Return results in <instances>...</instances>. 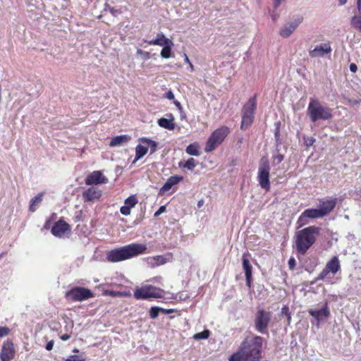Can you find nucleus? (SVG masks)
Wrapping results in <instances>:
<instances>
[{"label": "nucleus", "mask_w": 361, "mask_h": 361, "mask_svg": "<svg viewBox=\"0 0 361 361\" xmlns=\"http://www.w3.org/2000/svg\"><path fill=\"white\" fill-rule=\"evenodd\" d=\"M263 338L257 335L246 336L240 343L237 351L228 361H260L262 358Z\"/></svg>", "instance_id": "obj_1"}, {"label": "nucleus", "mask_w": 361, "mask_h": 361, "mask_svg": "<svg viewBox=\"0 0 361 361\" xmlns=\"http://www.w3.org/2000/svg\"><path fill=\"white\" fill-rule=\"evenodd\" d=\"M146 250L147 245L145 244L131 243L108 251L106 258L108 262L116 263L144 254Z\"/></svg>", "instance_id": "obj_2"}, {"label": "nucleus", "mask_w": 361, "mask_h": 361, "mask_svg": "<svg viewBox=\"0 0 361 361\" xmlns=\"http://www.w3.org/2000/svg\"><path fill=\"white\" fill-rule=\"evenodd\" d=\"M321 228L315 226L306 227L295 233V249L298 254L305 255L314 244Z\"/></svg>", "instance_id": "obj_3"}, {"label": "nucleus", "mask_w": 361, "mask_h": 361, "mask_svg": "<svg viewBox=\"0 0 361 361\" xmlns=\"http://www.w3.org/2000/svg\"><path fill=\"white\" fill-rule=\"evenodd\" d=\"M307 114L312 122L319 120H330L333 117L332 109L324 106L315 98H310L307 109Z\"/></svg>", "instance_id": "obj_4"}, {"label": "nucleus", "mask_w": 361, "mask_h": 361, "mask_svg": "<svg viewBox=\"0 0 361 361\" xmlns=\"http://www.w3.org/2000/svg\"><path fill=\"white\" fill-rule=\"evenodd\" d=\"M257 109V94L250 97L242 108V121L240 128L245 130L253 123Z\"/></svg>", "instance_id": "obj_5"}, {"label": "nucleus", "mask_w": 361, "mask_h": 361, "mask_svg": "<svg viewBox=\"0 0 361 361\" xmlns=\"http://www.w3.org/2000/svg\"><path fill=\"white\" fill-rule=\"evenodd\" d=\"M230 133L228 127L223 126L212 132L205 144L204 151L211 152L219 146Z\"/></svg>", "instance_id": "obj_6"}, {"label": "nucleus", "mask_w": 361, "mask_h": 361, "mask_svg": "<svg viewBox=\"0 0 361 361\" xmlns=\"http://www.w3.org/2000/svg\"><path fill=\"white\" fill-rule=\"evenodd\" d=\"M270 166L268 158L267 157H262L259 161L258 172H257V180L259 186L264 189L266 191H269L271 188L270 184Z\"/></svg>", "instance_id": "obj_7"}, {"label": "nucleus", "mask_w": 361, "mask_h": 361, "mask_svg": "<svg viewBox=\"0 0 361 361\" xmlns=\"http://www.w3.org/2000/svg\"><path fill=\"white\" fill-rule=\"evenodd\" d=\"M164 290L152 285H145L137 288L134 291V297L137 300H148L150 298H161Z\"/></svg>", "instance_id": "obj_8"}, {"label": "nucleus", "mask_w": 361, "mask_h": 361, "mask_svg": "<svg viewBox=\"0 0 361 361\" xmlns=\"http://www.w3.org/2000/svg\"><path fill=\"white\" fill-rule=\"evenodd\" d=\"M271 313L263 308H259L255 314V328L259 333H267L271 321Z\"/></svg>", "instance_id": "obj_9"}, {"label": "nucleus", "mask_w": 361, "mask_h": 361, "mask_svg": "<svg viewBox=\"0 0 361 361\" xmlns=\"http://www.w3.org/2000/svg\"><path fill=\"white\" fill-rule=\"evenodd\" d=\"M94 297V293L88 288L76 286L66 293V298L72 301H83Z\"/></svg>", "instance_id": "obj_10"}, {"label": "nucleus", "mask_w": 361, "mask_h": 361, "mask_svg": "<svg viewBox=\"0 0 361 361\" xmlns=\"http://www.w3.org/2000/svg\"><path fill=\"white\" fill-rule=\"evenodd\" d=\"M341 269L340 262L337 256H334L319 274L316 281L324 280L329 274H336Z\"/></svg>", "instance_id": "obj_11"}, {"label": "nucleus", "mask_w": 361, "mask_h": 361, "mask_svg": "<svg viewBox=\"0 0 361 361\" xmlns=\"http://www.w3.org/2000/svg\"><path fill=\"white\" fill-rule=\"evenodd\" d=\"M16 349L13 341L10 338L5 340L0 349L1 361H11L15 358Z\"/></svg>", "instance_id": "obj_12"}, {"label": "nucleus", "mask_w": 361, "mask_h": 361, "mask_svg": "<svg viewBox=\"0 0 361 361\" xmlns=\"http://www.w3.org/2000/svg\"><path fill=\"white\" fill-rule=\"evenodd\" d=\"M324 217L320 208L307 209L299 216L297 224L302 227L308 224L307 219H319Z\"/></svg>", "instance_id": "obj_13"}, {"label": "nucleus", "mask_w": 361, "mask_h": 361, "mask_svg": "<svg viewBox=\"0 0 361 361\" xmlns=\"http://www.w3.org/2000/svg\"><path fill=\"white\" fill-rule=\"evenodd\" d=\"M332 49L330 42H326L317 45L314 49L309 51V54L311 58L324 57L325 55L331 52Z\"/></svg>", "instance_id": "obj_14"}, {"label": "nucleus", "mask_w": 361, "mask_h": 361, "mask_svg": "<svg viewBox=\"0 0 361 361\" xmlns=\"http://www.w3.org/2000/svg\"><path fill=\"white\" fill-rule=\"evenodd\" d=\"M71 230V226L63 219H60L52 226L51 232L54 236L61 238L66 233L70 232Z\"/></svg>", "instance_id": "obj_15"}, {"label": "nucleus", "mask_w": 361, "mask_h": 361, "mask_svg": "<svg viewBox=\"0 0 361 361\" xmlns=\"http://www.w3.org/2000/svg\"><path fill=\"white\" fill-rule=\"evenodd\" d=\"M85 182L87 185L105 184L108 182V178L100 171H94L86 177Z\"/></svg>", "instance_id": "obj_16"}, {"label": "nucleus", "mask_w": 361, "mask_h": 361, "mask_svg": "<svg viewBox=\"0 0 361 361\" xmlns=\"http://www.w3.org/2000/svg\"><path fill=\"white\" fill-rule=\"evenodd\" d=\"M303 18L302 16L298 17L293 22L285 25L279 32L281 37L284 38L288 37L296 27L302 22Z\"/></svg>", "instance_id": "obj_17"}, {"label": "nucleus", "mask_w": 361, "mask_h": 361, "mask_svg": "<svg viewBox=\"0 0 361 361\" xmlns=\"http://www.w3.org/2000/svg\"><path fill=\"white\" fill-rule=\"evenodd\" d=\"M337 204V199L333 198L330 200H320L319 207L324 216L331 213Z\"/></svg>", "instance_id": "obj_18"}, {"label": "nucleus", "mask_w": 361, "mask_h": 361, "mask_svg": "<svg viewBox=\"0 0 361 361\" xmlns=\"http://www.w3.org/2000/svg\"><path fill=\"white\" fill-rule=\"evenodd\" d=\"M82 195L85 202H93L101 197L102 191L97 188L91 187L85 190Z\"/></svg>", "instance_id": "obj_19"}, {"label": "nucleus", "mask_w": 361, "mask_h": 361, "mask_svg": "<svg viewBox=\"0 0 361 361\" xmlns=\"http://www.w3.org/2000/svg\"><path fill=\"white\" fill-rule=\"evenodd\" d=\"M308 313L317 322H319L323 319H326L330 316V311L327 302H326L324 307L319 310H314L312 309L308 310Z\"/></svg>", "instance_id": "obj_20"}, {"label": "nucleus", "mask_w": 361, "mask_h": 361, "mask_svg": "<svg viewBox=\"0 0 361 361\" xmlns=\"http://www.w3.org/2000/svg\"><path fill=\"white\" fill-rule=\"evenodd\" d=\"M144 42L149 45H158L162 47L169 43L172 44V41L166 37V36L161 32L157 34L156 39L152 40H144Z\"/></svg>", "instance_id": "obj_21"}, {"label": "nucleus", "mask_w": 361, "mask_h": 361, "mask_svg": "<svg viewBox=\"0 0 361 361\" xmlns=\"http://www.w3.org/2000/svg\"><path fill=\"white\" fill-rule=\"evenodd\" d=\"M250 257V252H247L243 254L242 256V264L243 269L245 271V276L252 275V267L250 262L249 258Z\"/></svg>", "instance_id": "obj_22"}, {"label": "nucleus", "mask_w": 361, "mask_h": 361, "mask_svg": "<svg viewBox=\"0 0 361 361\" xmlns=\"http://www.w3.org/2000/svg\"><path fill=\"white\" fill-rule=\"evenodd\" d=\"M183 178V176H172L169 177L161 188V190L163 192L169 191L173 185L181 181Z\"/></svg>", "instance_id": "obj_23"}, {"label": "nucleus", "mask_w": 361, "mask_h": 361, "mask_svg": "<svg viewBox=\"0 0 361 361\" xmlns=\"http://www.w3.org/2000/svg\"><path fill=\"white\" fill-rule=\"evenodd\" d=\"M170 119L166 118H161L158 120V124L161 128L173 130L175 128V124L173 123V117L171 114H169Z\"/></svg>", "instance_id": "obj_24"}, {"label": "nucleus", "mask_w": 361, "mask_h": 361, "mask_svg": "<svg viewBox=\"0 0 361 361\" xmlns=\"http://www.w3.org/2000/svg\"><path fill=\"white\" fill-rule=\"evenodd\" d=\"M130 140V137L127 135H118L113 137L109 143L111 147L120 145L123 143L127 142Z\"/></svg>", "instance_id": "obj_25"}, {"label": "nucleus", "mask_w": 361, "mask_h": 361, "mask_svg": "<svg viewBox=\"0 0 361 361\" xmlns=\"http://www.w3.org/2000/svg\"><path fill=\"white\" fill-rule=\"evenodd\" d=\"M188 154L198 157L200 155V145L197 142L190 144L185 149Z\"/></svg>", "instance_id": "obj_26"}, {"label": "nucleus", "mask_w": 361, "mask_h": 361, "mask_svg": "<svg viewBox=\"0 0 361 361\" xmlns=\"http://www.w3.org/2000/svg\"><path fill=\"white\" fill-rule=\"evenodd\" d=\"M148 152V147L142 145H137L135 148V160L137 161L138 159L143 157Z\"/></svg>", "instance_id": "obj_27"}, {"label": "nucleus", "mask_w": 361, "mask_h": 361, "mask_svg": "<svg viewBox=\"0 0 361 361\" xmlns=\"http://www.w3.org/2000/svg\"><path fill=\"white\" fill-rule=\"evenodd\" d=\"M178 165L181 168L192 171L197 166V164L194 158H189L185 162L180 161Z\"/></svg>", "instance_id": "obj_28"}, {"label": "nucleus", "mask_w": 361, "mask_h": 361, "mask_svg": "<svg viewBox=\"0 0 361 361\" xmlns=\"http://www.w3.org/2000/svg\"><path fill=\"white\" fill-rule=\"evenodd\" d=\"M173 46V43L168 44L163 47V49L161 51V56L164 59H169L171 56V49Z\"/></svg>", "instance_id": "obj_29"}, {"label": "nucleus", "mask_w": 361, "mask_h": 361, "mask_svg": "<svg viewBox=\"0 0 361 361\" xmlns=\"http://www.w3.org/2000/svg\"><path fill=\"white\" fill-rule=\"evenodd\" d=\"M42 193H39L31 200L30 204V211L35 212L36 210L37 205L39 204L42 200Z\"/></svg>", "instance_id": "obj_30"}, {"label": "nucleus", "mask_w": 361, "mask_h": 361, "mask_svg": "<svg viewBox=\"0 0 361 361\" xmlns=\"http://www.w3.org/2000/svg\"><path fill=\"white\" fill-rule=\"evenodd\" d=\"M142 142L147 144L146 147H147L148 149H150L151 153H154L157 150V144L155 141L147 138H143L142 139Z\"/></svg>", "instance_id": "obj_31"}, {"label": "nucleus", "mask_w": 361, "mask_h": 361, "mask_svg": "<svg viewBox=\"0 0 361 361\" xmlns=\"http://www.w3.org/2000/svg\"><path fill=\"white\" fill-rule=\"evenodd\" d=\"M281 316H286L287 318V325L289 326L291 323V313L289 307L287 305H283L281 308Z\"/></svg>", "instance_id": "obj_32"}, {"label": "nucleus", "mask_w": 361, "mask_h": 361, "mask_svg": "<svg viewBox=\"0 0 361 361\" xmlns=\"http://www.w3.org/2000/svg\"><path fill=\"white\" fill-rule=\"evenodd\" d=\"M137 202L138 200L135 195H130L125 200L124 204L132 209L137 204Z\"/></svg>", "instance_id": "obj_33"}, {"label": "nucleus", "mask_w": 361, "mask_h": 361, "mask_svg": "<svg viewBox=\"0 0 361 361\" xmlns=\"http://www.w3.org/2000/svg\"><path fill=\"white\" fill-rule=\"evenodd\" d=\"M351 24L354 28L361 32V16H355L351 19Z\"/></svg>", "instance_id": "obj_34"}, {"label": "nucleus", "mask_w": 361, "mask_h": 361, "mask_svg": "<svg viewBox=\"0 0 361 361\" xmlns=\"http://www.w3.org/2000/svg\"><path fill=\"white\" fill-rule=\"evenodd\" d=\"M209 335L210 331L209 330H204L202 332L195 334L194 338L196 340L207 339L209 338Z\"/></svg>", "instance_id": "obj_35"}, {"label": "nucleus", "mask_w": 361, "mask_h": 361, "mask_svg": "<svg viewBox=\"0 0 361 361\" xmlns=\"http://www.w3.org/2000/svg\"><path fill=\"white\" fill-rule=\"evenodd\" d=\"M152 260L154 261V264L157 267L163 265L166 262V258L162 255H157L154 257Z\"/></svg>", "instance_id": "obj_36"}, {"label": "nucleus", "mask_w": 361, "mask_h": 361, "mask_svg": "<svg viewBox=\"0 0 361 361\" xmlns=\"http://www.w3.org/2000/svg\"><path fill=\"white\" fill-rule=\"evenodd\" d=\"M161 307H152L149 310V317L152 319H155L158 317L159 314L161 312Z\"/></svg>", "instance_id": "obj_37"}, {"label": "nucleus", "mask_w": 361, "mask_h": 361, "mask_svg": "<svg viewBox=\"0 0 361 361\" xmlns=\"http://www.w3.org/2000/svg\"><path fill=\"white\" fill-rule=\"evenodd\" d=\"M85 358L82 355H71L65 361H85Z\"/></svg>", "instance_id": "obj_38"}, {"label": "nucleus", "mask_w": 361, "mask_h": 361, "mask_svg": "<svg viewBox=\"0 0 361 361\" xmlns=\"http://www.w3.org/2000/svg\"><path fill=\"white\" fill-rule=\"evenodd\" d=\"M11 332V330L7 326H0V338L8 336Z\"/></svg>", "instance_id": "obj_39"}, {"label": "nucleus", "mask_w": 361, "mask_h": 361, "mask_svg": "<svg viewBox=\"0 0 361 361\" xmlns=\"http://www.w3.org/2000/svg\"><path fill=\"white\" fill-rule=\"evenodd\" d=\"M104 295H109V296H111V297H118V296H121L122 293L121 292H118V291L106 290L104 291Z\"/></svg>", "instance_id": "obj_40"}, {"label": "nucleus", "mask_w": 361, "mask_h": 361, "mask_svg": "<svg viewBox=\"0 0 361 361\" xmlns=\"http://www.w3.org/2000/svg\"><path fill=\"white\" fill-rule=\"evenodd\" d=\"M120 212L123 215L128 216L130 214L131 209L129 207L124 204L120 208Z\"/></svg>", "instance_id": "obj_41"}, {"label": "nucleus", "mask_w": 361, "mask_h": 361, "mask_svg": "<svg viewBox=\"0 0 361 361\" xmlns=\"http://www.w3.org/2000/svg\"><path fill=\"white\" fill-rule=\"evenodd\" d=\"M288 267L290 270H294L295 269V265H296V261L295 259V258L293 257H291L288 262Z\"/></svg>", "instance_id": "obj_42"}, {"label": "nucleus", "mask_w": 361, "mask_h": 361, "mask_svg": "<svg viewBox=\"0 0 361 361\" xmlns=\"http://www.w3.org/2000/svg\"><path fill=\"white\" fill-rule=\"evenodd\" d=\"M273 158L274 161H277L278 163H281L283 160L284 156L281 154H278L275 155Z\"/></svg>", "instance_id": "obj_43"}, {"label": "nucleus", "mask_w": 361, "mask_h": 361, "mask_svg": "<svg viewBox=\"0 0 361 361\" xmlns=\"http://www.w3.org/2000/svg\"><path fill=\"white\" fill-rule=\"evenodd\" d=\"M166 211L165 206H161L159 209L154 213L155 216H158L161 214L164 213Z\"/></svg>", "instance_id": "obj_44"}, {"label": "nucleus", "mask_w": 361, "mask_h": 361, "mask_svg": "<svg viewBox=\"0 0 361 361\" xmlns=\"http://www.w3.org/2000/svg\"><path fill=\"white\" fill-rule=\"evenodd\" d=\"M245 279L247 287L250 288L252 286V275L245 276Z\"/></svg>", "instance_id": "obj_45"}, {"label": "nucleus", "mask_w": 361, "mask_h": 361, "mask_svg": "<svg viewBox=\"0 0 361 361\" xmlns=\"http://www.w3.org/2000/svg\"><path fill=\"white\" fill-rule=\"evenodd\" d=\"M54 344V341L53 340L49 341L45 346L46 350L49 351L53 349Z\"/></svg>", "instance_id": "obj_46"}, {"label": "nucleus", "mask_w": 361, "mask_h": 361, "mask_svg": "<svg viewBox=\"0 0 361 361\" xmlns=\"http://www.w3.org/2000/svg\"><path fill=\"white\" fill-rule=\"evenodd\" d=\"M279 126H280V123H279L278 125H277L276 128L275 129V132H274V137H275L276 140H278L279 139V137H280Z\"/></svg>", "instance_id": "obj_47"}, {"label": "nucleus", "mask_w": 361, "mask_h": 361, "mask_svg": "<svg viewBox=\"0 0 361 361\" xmlns=\"http://www.w3.org/2000/svg\"><path fill=\"white\" fill-rule=\"evenodd\" d=\"M161 313H164V314H171V313H173L176 311V310L174 309H164V308H162L161 307Z\"/></svg>", "instance_id": "obj_48"}, {"label": "nucleus", "mask_w": 361, "mask_h": 361, "mask_svg": "<svg viewBox=\"0 0 361 361\" xmlns=\"http://www.w3.org/2000/svg\"><path fill=\"white\" fill-rule=\"evenodd\" d=\"M349 68H350V71L352 73H356V71L357 70V65L355 63H350V66H349Z\"/></svg>", "instance_id": "obj_49"}, {"label": "nucleus", "mask_w": 361, "mask_h": 361, "mask_svg": "<svg viewBox=\"0 0 361 361\" xmlns=\"http://www.w3.org/2000/svg\"><path fill=\"white\" fill-rule=\"evenodd\" d=\"M166 97L170 100L174 99V94L171 91H169L166 93Z\"/></svg>", "instance_id": "obj_50"}, {"label": "nucleus", "mask_w": 361, "mask_h": 361, "mask_svg": "<svg viewBox=\"0 0 361 361\" xmlns=\"http://www.w3.org/2000/svg\"><path fill=\"white\" fill-rule=\"evenodd\" d=\"M71 337V334H65L61 335V336H60V338H61L62 341H67V340H68Z\"/></svg>", "instance_id": "obj_51"}, {"label": "nucleus", "mask_w": 361, "mask_h": 361, "mask_svg": "<svg viewBox=\"0 0 361 361\" xmlns=\"http://www.w3.org/2000/svg\"><path fill=\"white\" fill-rule=\"evenodd\" d=\"M142 56L143 57L144 59L148 60L151 58V54L148 51H145Z\"/></svg>", "instance_id": "obj_52"}, {"label": "nucleus", "mask_w": 361, "mask_h": 361, "mask_svg": "<svg viewBox=\"0 0 361 361\" xmlns=\"http://www.w3.org/2000/svg\"><path fill=\"white\" fill-rule=\"evenodd\" d=\"M173 103L176 105V106L178 107V109H180V110L182 109V106L178 101L176 100L173 102Z\"/></svg>", "instance_id": "obj_53"}, {"label": "nucleus", "mask_w": 361, "mask_h": 361, "mask_svg": "<svg viewBox=\"0 0 361 361\" xmlns=\"http://www.w3.org/2000/svg\"><path fill=\"white\" fill-rule=\"evenodd\" d=\"M357 8L359 12L361 11V0H357Z\"/></svg>", "instance_id": "obj_54"}, {"label": "nucleus", "mask_w": 361, "mask_h": 361, "mask_svg": "<svg viewBox=\"0 0 361 361\" xmlns=\"http://www.w3.org/2000/svg\"><path fill=\"white\" fill-rule=\"evenodd\" d=\"M282 0H274V7L277 8L281 3Z\"/></svg>", "instance_id": "obj_55"}, {"label": "nucleus", "mask_w": 361, "mask_h": 361, "mask_svg": "<svg viewBox=\"0 0 361 361\" xmlns=\"http://www.w3.org/2000/svg\"><path fill=\"white\" fill-rule=\"evenodd\" d=\"M110 12L113 14V15H115L116 13H121V12H118L117 10H116L114 8H111L110 9Z\"/></svg>", "instance_id": "obj_56"}, {"label": "nucleus", "mask_w": 361, "mask_h": 361, "mask_svg": "<svg viewBox=\"0 0 361 361\" xmlns=\"http://www.w3.org/2000/svg\"><path fill=\"white\" fill-rule=\"evenodd\" d=\"M144 52H145V51H142V49H140L137 50V54L138 55H140V56H142V54H144Z\"/></svg>", "instance_id": "obj_57"}, {"label": "nucleus", "mask_w": 361, "mask_h": 361, "mask_svg": "<svg viewBox=\"0 0 361 361\" xmlns=\"http://www.w3.org/2000/svg\"><path fill=\"white\" fill-rule=\"evenodd\" d=\"M185 61L188 64L190 63V61L186 54H185Z\"/></svg>", "instance_id": "obj_58"}, {"label": "nucleus", "mask_w": 361, "mask_h": 361, "mask_svg": "<svg viewBox=\"0 0 361 361\" xmlns=\"http://www.w3.org/2000/svg\"><path fill=\"white\" fill-rule=\"evenodd\" d=\"M314 142V140L312 137H311L309 140V143H307V145H311L313 144Z\"/></svg>", "instance_id": "obj_59"}, {"label": "nucleus", "mask_w": 361, "mask_h": 361, "mask_svg": "<svg viewBox=\"0 0 361 361\" xmlns=\"http://www.w3.org/2000/svg\"><path fill=\"white\" fill-rule=\"evenodd\" d=\"M338 1L341 5L345 4L347 1V0H338Z\"/></svg>", "instance_id": "obj_60"}, {"label": "nucleus", "mask_w": 361, "mask_h": 361, "mask_svg": "<svg viewBox=\"0 0 361 361\" xmlns=\"http://www.w3.org/2000/svg\"><path fill=\"white\" fill-rule=\"evenodd\" d=\"M202 204H203V201H202V200L199 201V202H198V204H197L198 207H202Z\"/></svg>", "instance_id": "obj_61"}, {"label": "nucleus", "mask_w": 361, "mask_h": 361, "mask_svg": "<svg viewBox=\"0 0 361 361\" xmlns=\"http://www.w3.org/2000/svg\"><path fill=\"white\" fill-rule=\"evenodd\" d=\"M189 66H190V70L193 71L194 70V66L192 65V63L191 62L189 63Z\"/></svg>", "instance_id": "obj_62"}, {"label": "nucleus", "mask_w": 361, "mask_h": 361, "mask_svg": "<svg viewBox=\"0 0 361 361\" xmlns=\"http://www.w3.org/2000/svg\"><path fill=\"white\" fill-rule=\"evenodd\" d=\"M48 223H49V222H47V223L45 224V225H44V228H47H47H49Z\"/></svg>", "instance_id": "obj_63"}, {"label": "nucleus", "mask_w": 361, "mask_h": 361, "mask_svg": "<svg viewBox=\"0 0 361 361\" xmlns=\"http://www.w3.org/2000/svg\"><path fill=\"white\" fill-rule=\"evenodd\" d=\"M4 255H5V253H1V254L0 255V258H1Z\"/></svg>", "instance_id": "obj_64"}]
</instances>
